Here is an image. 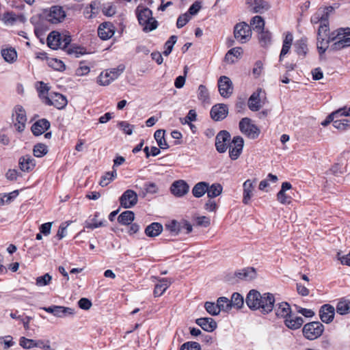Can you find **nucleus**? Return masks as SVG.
I'll use <instances>...</instances> for the list:
<instances>
[{"label":"nucleus","instance_id":"nucleus-1","mask_svg":"<svg viewBox=\"0 0 350 350\" xmlns=\"http://www.w3.org/2000/svg\"><path fill=\"white\" fill-rule=\"evenodd\" d=\"M333 10L332 7L321 8L311 17L310 21L312 24L320 23L317 31V49H324L326 47L325 37H327L329 31L328 19Z\"/></svg>","mask_w":350,"mask_h":350},{"label":"nucleus","instance_id":"nucleus-37","mask_svg":"<svg viewBox=\"0 0 350 350\" xmlns=\"http://www.w3.org/2000/svg\"><path fill=\"white\" fill-rule=\"evenodd\" d=\"M254 6L252 8L254 13H262L269 9V3L265 0H254Z\"/></svg>","mask_w":350,"mask_h":350},{"label":"nucleus","instance_id":"nucleus-54","mask_svg":"<svg viewBox=\"0 0 350 350\" xmlns=\"http://www.w3.org/2000/svg\"><path fill=\"white\" fill-rule=\"evenodd\" d=\"M52 280V276L49 273L39 276L36 280V284L38 286H44L49 285Z\"/></svg>","mask_w":350,"mask_h":350},{"label":"nucleus","instance_id":"nucleus-11","mask_svg":"<svg viewBox=\"0 0 350 350\" xmlns=\"http://www.w3.org/2000/svg\"><path fill=\"white\" fill-rule=\"evenodd\" d=\"M218 88L220 95L224 98H229L232 94V82L226 76L220 77L218 80Z\"/></svg>","mask_w":350,"mask_h":350},{"label":"nucleus","instance_id":"nucleus-29","mask_svg":"<svg viewBox=\"0 0 350 350\" xmlns=\"http://www.w3.org/2000/svg\"><path fill=\"white\" fill-rule=\"evenodd\" d=\"M293 40V36L292 33H291L289 32L286 33L285 38L284 39V41H283L282 48V50H281V52L280 54V58H279L280 62H282L284 56L286 55L288 53V51L291 47Z\"/></svg>","mask_w":350,"mask_h":350},{"label":"nucleus","instance_id":"nucleus-59","mask_svg":"<svg viewBox=\"0 0 350 350\" xmlns=\"http://www.w3.org/2000/svg\"><path fill=\"white\" fill-rule=\"evenodd\" d=\"M180 350H201V347L196 342H187L182 345Z\"/></svg>","mask_w":350,"mask_h":350},{"label":"nucleus","instance_id":"nucleus-53","mask_svg":"<svg viewBox=\"0 0 350 350\" xmlns=\"http://www.w3.org/2000/svg\"><path fill=\"white\" fill-rule=\"evenodd\" d=\"M295 51L299 55L304 57L307 53L308 48L306 42L303 40H299L296 42Z\"/></svg>","mask_w":350,"mask_h":350},{"label":"nucleus","instance_id":"nucleus-34","mask_svg":"<svg viewBox=\"0 0 350 350\" xmlns=\"http://www.w3.org/2000/svg\"><path fill=\"white\" fill-rule=\"evenodd\" d=\"M223 191V187L219 183H214L209 185L208 183L207 196L209 198H214L220 196Z\"/></svg>","mask_w":350,"mask_h":350},{"label":"nucleus","instance_id":"nucleus-18","mask_svg":"<svg viewBox=\"0 0 350 350\" xmlns=\"http://www.w3.org/2000/svg\"><path fill=\"white\" fill-rule=\"evenodd\" d=\"M256 181V180L248 179L243 184V203L248 204L253 196Z\"/></svg>","mask_w":350,"mask_h":350},{"label":"nucleus","instance_id":"nucleus-28","mask_svg":"<svg viewBox=\"0 0 350 350\" xmlns=\"http://www.w3.org/2000/svg\"><path fill=\"white\" fill-rule=\"evenodd\" d=\"M163 226L158 222H154L148 225L145 229V234L149 237L159 236L163 231Z\"/></svg>","mask_w":350,"mask_h":350},{"label":"nucleus","instance_id":"nucleus-45","mask_svg":"<svg viewBox=\"0 0 350 350\" xmlns=\"http://www.w3.org/2000/svg\"><path fill=\"white\" fill-rule=\"evenodd\" d=\"M198 97L204 103H209V94L204 85H200L198 90Z\"/></svg>","mask_w":350,"mask_h":350},{"label":"nucleus","instance_id":"nucleus-26","mask_svg":"<svg viewBox=\"0 0 350 350\" xmlns=\"http://www.w3.org/2000/svg\"><path fill=\"white\" fill-rule=\"evenodd\" d=\"M236 277L241 280L250 281L256 278V269L253 267H247L235 273Z\"/></svg>","mask_w":350,"mask_h":350},{"label":"nucleus","instance_id":"nucleus-17","mask_svg":"<svg viewBox=\"0 0 350 350\" xmlns=\"http://www.w3.org/2000/svg\"><path fill=\"white\" fill-rule=\"evenodd\" d=\"M189 190V185L183 180L174 181L170 187V191L176 197H182L186 195Z\"/></svg>","mask_w":350,"mask_h":350},{"label":"nucleus","instance_id":"nucleus-55","mask_svg":"<svg viewBox=\"0 0 350 350\" xmlns=\"http://www.w3.org/2000/svg\"><path fill=\"white\" fill-rule=\"evenodd\" d=\"M2 21L6 25H13L17 21V17L14 13L8 12L3 14Z\"/></svg>","mask_w":350,"mask_h":350},{"label":"nucleus","instance_id":"nucleus-15","mask_svg":"<svg viewBox=\"0 0 350 350\" xmlns=\"http://www.w3.org/2000/svg\"><path fill=\"white\" fill-rule=\"evenodd\" d=\"M137 193L131 189H128L120 198V202L122 206L129 208L137 204Z\"/></svg>","mask_w":350,"mask_h":350},{"label":"nucleus","instance_id":"nucleus-36","mask_svg":"<svg viewBox=\"0 0 350 350\" xmlns=\"http://www.w3.org/2000/svg\"><path fill=\"white\" fill-rule=\"evenodd\" d=\"M1 53L4 60L8 63H13L17 59L16 51L13 48L3 49Z\"/></svg>","mask_w":350,"mask_h":350},{"label":"nucleus","instance_id":"nucleus-24","mask_svg":"<svg viewBox=\"0 0 350 350\" xmlns=\"http://www.w3.org/2000/svg\"><path fill=\"white\" fill-rule=\"evenodd\" d=\"M196 323L202 329L208 332H213L217 327L216 321L210 317L197 319Z\"/></svg>","mask_w":350,"mask_h":350},{"label":"nucleus","instance_id":"nucleus-8","mask_svg":"<svg viewBox=\"0 0 350 350\" xmlns=\"http://www.w3.org/2000/svg\"><path fill=\"white\" fill-rule=\"evenodd\" d=\"M235 39L241 43H245L252 37L250 27L245 23H240L235 25L234 29Z\"/></svg>","mask_w":350,"mask_h":350},{"label":"nucleus","instance_id":"nucleus-47","mask_svg":"<svg viewBox=\"0 0 350 350\" xmlns=\"http://www.w3.org/2000/svg\"><path fill=\"white\" fill-rule=\"evenodd\" d=\"M230 303L231 309L232 307L240 308L243 304V298L239 293H234L232 295L231 300H230Z\"/></svg>","mask_w":350,"mask_h":350},{"label":"nucleus","instance_id":"nucleus-30","mask_svg":"<svg viewBox=\"0 0 350 350\" xmlns=\"http://www.w3.org/2000/svg\"><path fill=\"white\" fill-rule=\"evenodd\" d=\"M291 312V306L287 302H282L276 306L275 314L278 317L286 319Z\"/></svg>","mask_w":350,"mask_h":350},{"label":"nucleus","instance_id":"nucleus-38","mask_svg":"<svg viewBox=\"0 0 350 350\" xmlns=\"http://www.w3.org/2000/svg\"><path fill=\"white\" fill-rule=\"evenodd\" d=\"M165 131L164 130H157L154 135V137L157 142L158 146L161 149H167L169 146L165 141L164 137Z\"/></svg>","mask_w":350,"mask_h":350},{"label":"nucleus","instance_id":"nucleus-62","mask_svg":"<svg viewBox=\"0 0 350 350\" xmlns=\"http://www.w3.org/2000/svg\"><path fill=\"white\" fill-rule=\"evenodd\" d=\"M118 126L122 130V131L127 134L131 135L133 133V126L125 121H122L118 123Z\"/></svg>","mask_w":350,"mask_h":350},{"label":"nucleus","instance_id":"nucleus-42","mask_svg":"<svg viewBox=\"0 0 350 350\" xmlns=\"http://www.w3.org/2000/svg\"><path fill=\"white\" fill-rule=\"evenodd\" d=\"M337 313L345 315L350 312V301L347 300L340 301L336 306Z\"/></svg>","mask_w":350,"mask_h":350},{"label":"nucleus","instance_id":"nucleus-40","mask_svg":"<svg viewBox=\"0 0 350 350\" xmlns=\"http://www.w3.org/2000/svg\"><path fill=\"white\" fill-rule=\"evenodd\" d=\"M134 213L131 211H126L118 216V221L124 225L130 224L134 219Z\"/></svg>","mask_w":350,"mask_h":350},{"label":"nucleus","instance_id":"nucleus-56","mask_svg":"<svg viewBox=\"0 0 350 350\" xmlns=\"http://www.w3.org/2000/svg\"><path fill=\"white\" fill-rule=\"evenodd\" d=\"M106 221H103L101 219H98V215H96L92 221L88 223L85 227L87 228L94 229L106 225Z\"/></svg>","mask_w":350,"mask_h":350},{"label":"nucleus","instance_id":"nucleus-52","mask_svg":"<svg viewBox=\"0 0 350 350\" xmlns=\"http://www.w3.org/2000/svg\"><path fill=\"white\" fill-rule=\"evenodd\" d=\"M204 308L206 312L212 316H217L219 312L217 304L211 301H206L204 304Z\"/></svg>","mask_w":350,"mask_h":350},{"label":"nucleus","instance_id":"nucleus-61","mask_svg":"<svg viewBox=\"0 0 350 350\" xmlns=\"http://www.w3.org/2000/svg\"><path fill=\"white\" fill-rule=\"evenodd\" d=\"M98 83L100 85H107L109 83V73L107 70L100 74L98 78Z\"/></svg>","mask_w":350,"mask_h":350},{"label":"nucleus","instance_id":"nucleus-6","mask_svg":"<svg viewBox=\"0 0 350 350\" xmlns=\"http://www.w3.org/2000/svg\"><path fill=\"white\" fill-rule=\"evenodd\" d=\"M324 331V325L319 321H313L304 325V336L308 340H312L320 337Z\"/></svg>","mask_w":350,"mask_h":350},{"label":"nucleus","instance_id":"nucleus-2","mask_svg":"<svg viewBox=\"0 0 350 350\" xmlns=\"http://www.w3.org/2000/svg\"><path fill=\"white\" fill-rule=\"evenodd\" d=\"M325 42H327L326 47L324 49H318L320 54H323L329 46V44L332 42L331 50L339 51L342 49L350 46V28H339L331 33H327V37H325Z\"/></svg>","mask_w":350,"mask_h":350},{"label":"nucleus","instance_id":"nucleus-9","mask_svg":"<svg viewBox=\"0 0 350 350\" xmlns=\"http://www.w3.org/2000/svg\"><path fill=\"white\" fill-rule=\"evenodd\" d=\"M41 309L48 313L53 314L57 318L62 319L75 314V310L73 308L62 306L53 305L49 307H42Z\"/></svg>","mask_w":350,"mask_h":350},{"label":"nucleus","instance_id":"nucleus-13","mask_svg":"<svg viewBox=\"0 0 350 350\" xmlns=\"http://www.w3.org/2000/svg\"><path fill=\"white\" fill-rule=\"evenodd\" d=\"M244 141L240 136H236L232 140L231 144L228 146L229 155L232 160H236L239 158L242 152L243 148Z\"/></svg>","mask_w":350,"mask_h":350},{"label":"nucleus","instance_id":"nucleus-21","mask_svg":"<svg viewBox=\"0 0 350 350\" xmlns=\"http://www.w3.org/2000/svg\"><path fill=\"white\" fill-rule=\"evenodd\" d=\"M262 295L256 290H252L249 292L246 297V304L248 307L252 310H259L260 308V301Z\"/></svg>","mask_w":350,"mask_h":350},{"label":"nucleus","instance_id":"nucleus-20","mask_svg":"<svg viewBox=\"0 0 350 350\" xmlns=\"http://www.w3.org/2000/svg\"><path fill=\"white\" fill-rule=\"evenodd\" d=\"M262 91L261 89H258L254 92L248 100V107L252 111H258L262 106Z\"/></svg>","mask_w":350,"mask_h":350},{"label":"nucleus","instance_id":"nucleus-60","mask_svg":"<svg viewBox=\"0 0 350 350\" xmlns=\"http://www.w3.org/2000/svg\"><path fill=\"white\" fill-rule=\"evenodd\" d=\"M333 112L334 113L336 118L342 116L348 117L350 116V107L345 106Z\"/></svg>","mask_w":350,"mask_h":350},{"label":"nucleus","instance_id":"nucleus-43","mask_svg":"<svg viewBox=\"0 0 350 350\" xmlns=\"http://www.w3.org/2000/svg\"><path fill=\"white\" fill-rule=\"evenodd\" d=\"M48 147L44 144H37L33 146V153L36 157H42L48 153Z\"/></svg>","mask_w":350,"mask_h":350},{"label":"nucleus","instance_id":"nucleus-32","mask_svg":"<svg viewBox=\"0 0 350 350\" xmlns=\"http://www.w3.org/2000/svg\"><path fill=\"white\" fill-rule=\"evenodd\" d=\"M172 282L167 278H163L159 281L158 284H156L154 294L155 296L159 297L162 295L164 292L167 289V288L170 286Z\"/></svg>","mask_w":350,"mask_h":350},{"label":"nucleus","instance_id":"nucleus-22","mask_svg":"<svg viewBox=\"0 0 350 350\" xmlns=\"http://www.w3.org/2000/svg\"><path fill=\"white\" fill-rule=\"evenodd\" d=\"M228 113V107L226 105L218 104L214 105L211 110V116L215 121H219L224 119Z\"/></svg>","mask_w":350,"mask_h":350},{"label":"nucleus","instance_id":"nucleus-58","mask_svg":"<svg viewBox=\"0 0 350 350\" xmlns=\"http://www.w3.org/2000/svg\"><path fill=\"white\" fill-rule=\"evenodd\" d=\"M35 340L29 339L24 336L20 338L19 345L24 349H29L34 347Z\"/></svg>","mask_w":350,"mask_h":350},{"label":"nucleus","instance_id":"nucleus-33","mask_svg":"<svg viewBox=\"0 0 350 350\" xmlns=\"http://www.w3.org/2000/svg\"><path fill=\"white\" fill-rule=\"evenodd\" d=\"M208 190V183L200 182L195 185L192 189V193L196 198L202 197Z\"/></svg>","mask_w":350,"mask_h":350},{"label":"nucleus","instance_id":"nucleus-46","mask_svg":"<svg viewBox=\"0 0 350 350\" xmlns=\"http://www.w3.org/2000/svg\"><path fill=\"white\" fill-rule=\"evenodd\" d=\"M333 126L338 130L345 131L350 128V120L347 119H334Z\"/></svg>","mask_w":350,"mask_h":350},{"label":"nucleus","instance_id":"nucleus-27","mask_svg":"<svg viewBox=\"0 0 350 350\" xmlns=\"http://www.w3.org/2000/svg\"><path fill=\"white\" fill-rule=\"evenodd\" d=\"M50 127V122L46 119H41L36 122L31 126V131L34 135H40Z\"/></svg>","mask_w":350,"mask_h":350},{"label":"nucleus","instance_id":"nucleus-51","mask_svg":"<svg viewBox=\"0 0 350 350\" xmlns=\"http://www.w3.org/2000/svg\"><path fill=\"white\" fill-rule=\"evenodd\" d=\"M177 41V37L176 36H172L170 39L165 44V50L163 52V54L165 56L169 55L174 47V45L176 44Z\"/></svg>","mask_w":350,"mask_h":350},{"label":"nucleus","instance_id":"nucleus-48","mask_svg":"<svg viewBox=\"0 0 350 350\" xmlns=\"http://www.w3.org/2000/svg\"><path fill=\"white\" fill-rule=\"evenodd\" d=\"M165 229L174 235H177L180 231V224L176 220H172L165 224Z\"/></svg>","mask_w":350,"mask_h":350},{"label":"nucleus","instance_id":"nucleus-4","mask_svg":"<svg viewBox=\"0 0 350 350\" xmlns=\"http://www.w3.org/2000/svg\"><path fill=\"white\" fill-rule=\"evenodd\" d=\"M71 42V37L68 34L60 33L53 31L47 37L48 46L52 49H65Z\"/></svg>","mask_w":350,"mask_h":350},{"label":"nucleus","instance_id":"nucleus-31","mask_svg":"<svg viewBox=\"0 0 350 350\" xmlns=\"http://www.w3.org/2000/svg\"><path fill=\"white\" fill-rule=\"evenodd\" d=\"M304 323V320L301 317L288 316L285 319V325L291 329H297L299 328Z\"/></svg>","mask_w":350,"mask_h":350},{"label":"nucleus","instance_id":"nucleus-10","mask_svg":"<svg viewBox=\"0 0 350 350\" xmlns=\"http://www.w3.org/2000/svg\"><path fill=\"white\" fill-rule=\"evenodd\" d=\"M44 103L48 105H53L58 109H62L67 105L68 101L62 94L51 92L49 97H46Z\"/></svg>","mask_w":350,"mask_h":350},{"label":"nucleus","instance_id":"nucleus-3","mask_svg":"<svg viewBox=\"0 0 350 350\" xmlns=\"http://www.w3.org/2000/svg\"><path fill=\"white\" fill-rule=\"evenodd\" d=\"M137 14L139 23L143 27L144 31L149 32L157 27V21L152 17V13L150 9L138 7Z\"/></svg>","mask_w":350,"mask_h":350},{"label":"nucleus","instance_id":"nucleus-57","mask_svg":"<svg viewBox=\"0 0 350 350\" xmlns=\"http://www.w3.org/2000/svg\"><path fill=\"white\" fill-rule=\"evenodd\" d=\"M124 30V26L122 24V20L118 23V26L115 27L111 25V38L117 33V37L120 38L122 36Z\"/></svg>","mask_w":350,"mask_h":350},{"label":"nucleus","instance_id":"nucleus-50","mask_svg":"<svg viewBox=\"0 0 350 350\" xmlns=\"http://www.w3.org/2000/svg\"><path fill=\"white\" fill-rule=\"evenodd\" d=\"M259 33L258 40L262 46H267L271 42V33L268 31H261Z\"/></svg>","mask_w":350,"mask_h":350},{"label":"nucleus","instance_id":"nucleus-19","mask_svg":"<svg viewBox=\"0 0 350 350\" xmlns=\"http://www.w3.org/2000/svg\"><path fill=\"white\" fill-rule=\"evenodd\" d=\"M335 314V308L330 304L323 305L319 310V317L325 323L333 321Z\"/></svg>","mask_w":350,"mask_h":350},{"label":"nucleus","instance_id":"nucleus-7","mask_svg":"<svg viewBox=\"0 0 350 350\" xmlns=\"http://www.w3.org/2000/svg\"><path fill=\"white\" fill-rule=\"evenodd\" d=\"M239 129L242 133L250 139H256L260 134V129L257 126L252 123L248 118L241 119L239 122Z\"/></svg>","mask_w":350,"mask_h":350},{"label":"nucleus","instance_id":"nucleus-23","mask_svg":"<svg viewBox=\"0 0 350 350\" xmlns=\"http://www.w3.org/2000/svg\"><path fill=\"white\" fill-rule=\"evenodd\" d=\"M292 188V185L288 182L282 183L281 189L277 193L278 201L282 204H289L291 202V198L286 192Z\"/></svg>","mask_w":350,"mask_h":350},{"label":"nucleus","instance_id":"nucleus-16","mask_svg":"<svg viewBox=\"0 0 350 350\" xmlns=\"http://www.w3.org/2000/svg\"><path fill=\"white\" fill-rule=\"evenodd\" d=\"M260 301L261 312L267 314L271 312L274 308L275 298L273 294L266 293L262 295Z\"/></svg>","mask_w":350,"mask_h":350},{"label":"nucleus","instance_id":"nucleus-12","mask_svg":"<svg viewBox=\"0 0 350 350\" xmlns=\"http://www.w3.org/2000/svg\"><path fill=\"white\" fill-rule=\"evenodd\" d=\"M230 135L226 131H220L215 138V146L217 150L220 152H224L230 146Z\"/></svg>","mask_w":350,"mask_h":350},{"label":"nucleus","instance_id":"nucleus-39","mask_svg":"<svg viewBox=\"0 0 350 350\" xmlns=\"http://www.w3.org/2000/svg\"><path fill=\"white\" fill-rule=\"evenodd\" d=\"M109 25L108 22L102 23L98 28V36L103 40H107L109 38Z\"/></svg>","mask_w":350,"mask_h":350},{"label":"nucleus","instance_id":"nucleus-25","mask_svg":"<svg viewBox=\"0 0 350 350\" xmlns=\"http://www.w3.org/2000/svg\"><path fill=\"white\" fill-rule=\"evenodd\" d=\"M35 159L30 155H25L19 159V166L23 172H29L36 166Z\"/></svg>","mask_w":350,"mask_h":350},{"label":"nucleus","instance_id":"nucleus-41","mask_svg":"<svg viewBox=\"0 0 350 350\" xmlns=\"http://www.w3.org/2000/svg\"><path fill=\"white\" fill-rule=\"evenodd\" d=\"M36 88L38 92L39 93V96L43 100V102L46 100V97H49V91L50 90L49 86L44 83L42 81H39L37 83Z\"/></svg>","mask_w":350,"mask_h":350},{"label":"nucleus","instance_id":"nucleus-14","mask_svg":"<svg viewBox=\"0 0 350 350\" xmlns=\"http://www.w3.org/2000/svg\"><path fill=\"white\" fill-rule=\"evenodd\" d=\"M12 116L16 119L14 126L18 132H22L25 127L27 122L26 112L23 107L17 105L14 108V112Z\"/></svg>","mask_w":350,"mask_h":350},{"label":"nucleus","instance_id":"nucleus-35","mask_svg":"<svg viewBox=\"0 0 350 350\" xmlns=\"http://www.w3.org/2000/svg\"><path fill=\"white\" fill-rule=\"evenodd\" d=\"M99 8L100 2L96 1L92 2L84 10V15L85 18H91L96 16L98 13Z\"/></svg>","mask_w":350,"mask_h":350},{"label":"nucleus","instance_id":"nucleus-5","mask_svg":"<svg viewBox=\"0 0 350 350\" xmlns=\"http://www.w3.org/2000/svg\"><path fill=\"white\" fill-rule=\"evenodd\" d=\"M66 16L65 10L59 5H53L44 11L46 21L51 24H58L63 22Z\"/></svg>","mask_w":350,"mask_h":350},{"label":"nucleus","instance_id":"nucleus-63","mask_svg":"<svg viewBox=\"0 0 350 350\" xmlns=\"http://www.w3.org/2000/svg\"><path fill=\"white\" fill-rule=\"evenodd\" d=\"M190 20V16L189 14L185 13L183 14L178 18L176 26L178 28H181L184 27L188 21Z\"/></svg>","mask_w":350,"mask_h":350},{"label":"nucleus","instance_id":"nucleus-64","mask_svg":"<svg viewBox=\"0 0 350 350\" xmlns=\"http://www.w3.org/2000/svg\"><path fill=\"white\" fill-rule=\"evenodd\" d=\"M218 208V205L215 200L210 198L204 204V208L208 212H216Z\"/></svg>","mask_w":350,"mask_h":350},{"label":"nucleus","instance_id":"nucleus-49","mask_svg":"<svg viewBox=\"0 0 350 350\" xmlns=\"http://www.w3.org/2000/svg\"><path fill=\"white\" fill-rule=\"evenodd\" d=\"M251 24L253 25L254 30L258 32L264 30L265 21L260 16H254L252 20Z\"/></svg>","mask_w":350,"mask_h":350},{"label":"nucleus","instance_id":"nucleus-44","mask_svg":"<svg viewBox=\"0 0 350 350\" xmlns=\"http://www.w3.org/2000/svg\"><path fill=\"white\" fill-rule=\"evenodd\" d=\"M216 304L218 309L219 310V312L221 311L228 312L231 310L230 300L225 297H219Z\"/></svg>","mask_w":350,"mask_h":350}]
</instances>
